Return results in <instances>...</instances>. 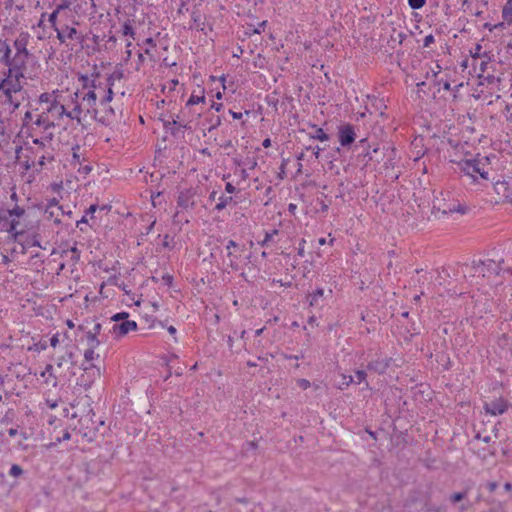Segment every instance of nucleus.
<instances>
[{"label": "nucleus", "instance_id": "nucleus-1", "mask_svg": "<svg viewBox=\"0 0 512 512\" xmlns=\"http://www.w3.org/2000/svg\"><path fill=\"white\" fill-rule=\"evenodd\" d=\"M31 35L28 31H21L13 40L15 49L14 55L11 54L12 68L3 69L0 74V104L8 108L10 112H15L21 106L24 99V90L27 77V62L31 56L28 45Z\"/></svg>", "mask_w": 512, "mask_h": 512}, {"label": "nucleus", "instance_id": "nucleus-2", "mask_svg": "<svg viewBox=\"0 0 512 512\" xmlns=\"http://www.w3.org/2000/svg\"><path fill=\"white\" fill-rule=\"evenodd\" d=\"M97 77L98 75L93 78L81 75L79 81L82 83V89L69 95L70 114L78 125H83L87 118L94 120L96 114H99L98 103L106 86H102L100 82L97 83Z\"/></svg>", "mask_w": 512, "mask_h": 512}, {"label": "nucleus", "instance_id": "nucleus-3", "mask_svg": "<svg viewBox=\"0 0 512 512\" xmlns=\"http://www.w3.org/2000/svg\"><path fill=\"white\" fill-rule=\"evenodd\" d=\"M20 142L16 145L15 155L19 164L25 171L31 169L40 171L47 163H52L56 156L54 140L51 137L38 138H19Z\"/></svg>", "mask_w": 512, "mask_h": 512}, {"label": "nucleus", "instance_id": "nucleus-4", "mask_svg": "<svg viewBox=\"0 0 512 512\" xmlns=\"http://www.w3.org/2000/svg\"><path fill=\"white\" fill-rule=\"evenodd\" d=\"M37 102L41 105V111L35 115L45 118L46 121H53L54 126L64 118L73 121L69 96L66 99L59 89L41 93Z\"/></svg>", "mask_w": 512, "mask_h": 512}, {"label": "nucleus", "instance_id": "nucleus-5", "mask_svg": "<svg viewBox=\"0 0 512 512\" xmlns=\"http://www.w3.org/2000/svg\"><path fill=\"white\" fill-rule=\"evenodd\" d=\"M54 128L53 121H46L45 118L36 116L32 109H28L21 119L18 137L33 138L34 140L51 137V140H54Z\"/></svg>", "mask_w": 512, "mask_h": 512}, {"label": "nucleus", "instance_id": "nucleus-6", "mask_svg": "<svg viewBox=\"0 0 512 512\" xmlns=\"http://www.w3.org/2000/svg\"><path fill=\"white\" fill-rule=\"evenodd\" d=\"M25 214V209L19 205H15L11 209L0 208V231H6L9 238L14 242H19L23 231H18L20 218Z\"/></svg>", "mask_w": 512, "mask_h": 512}, {"label": "nucleus", "instance_id": "nucleus-7", "mask_svg": "<svg viewBox=\"0 0 512 512\" xmlns=\"http://www.w3.org/2000/svg\"><path fill=\"white\" fill-rule=\"evenodd\" d=\"M489 165V158L486 156L477 157L473 159H465L458 163V168L463 176L467 177L470 183H476L479 179L487 181Z\"/></svg>", "mask_w": 512, "mask_h": 512}, {"label": "nucleus", "instance_id": "nucleus-8", "mask_svg": "<svg viewBox=\"0 0 512 512\" xmlns=\"http://www.w3.org/2000/svg\"><path fill=\"white\" fill-rule=\"evenodd\" d=\"M113 84H114V80H113L112 76H110L107 79V85H106L107 89L105 88V92L103 93V95L100 97V100H99V104L102 108L99 109V114H96V117L94 119V121L101 123L102 125H105V126H109L110 124H112L116 117L114 109L110 106V102L112 101L113 96H114V93L112 90Z\"/></svg>", "mask_w": 512, "mask_h": 512}, {"label": "nucleus", "instance_id": "nucleus-9", "mask_svg": "<svg viewBox=\"0 0 512 512\" xmlns=\"http://www.w3.org/2000/svg\"><path fill=\"white\" fill-rule=\"evenodd\" d=\"M79 25V21L75 16H69L66 19L63 18L61 20V24L55 30L56 38L58 41L63 44L68 40L70 41H81L83 35L81 32L77 30V26Z\"/></svg>", "mask_w": 512, "mask_h": 512}, {"label": "nucleus", "instance_id": "nucleus-10", "mask_svg": "<svg viewBox=\"0 0 512 512\" xmlns=\"http://www.w3.org/2000/svg\"><path fill=\"white\" fill-rule=\"evenodd\" d=\"M501 262H497L492 259L474 261L471 265L466 264L463 268V272H469L471 276L487 277L492 275H498L501 271Z\"/></svg>", "mask_w": 512, "mask_h": 512}, {"label": "nucleus", "instance_id": "nucleus-11", "mask_svg": "<svg viewBox=\"0 0 512 512\" xmlns=\"http://www.w3.org/2000/svg\"><path fill=\"white\" fill-rule=\"evenodd\" d=\"M202 114L201 110H195L192 113H188L185 109H182L181 112L176 115L175 117H172V120L164 121V128L165 129H172V126L177 127L178 130H185L190 128V123L197 120ZM174 134L175 132L172 131Z\"/></svg>", "mask_w": 512, "mask_h": 512}, {"label": "nucleus", "instance_id": "nucleus-12", "mask_svg": "<svg viewBox=\"0 0 512 512\" xmlns=\"http://www.w3.org/2000/svg\"><path fill=\"white\" fill-rule=\"evenodd\" d=\"M227 257L229 260L228 266L234 270L238 271L240 269L238 260L240 258V253L243 251V247H241L234 240H229L226 244Z\"/></svg>", "mask_w": 512, "mask_h": 512}, {"label": "nucleus", "instance_id": "nucleus-13", "mask_svg": "<svg viewBox=\"0 0 512 512\" xmlns=\"http://www.w3.org/2000/svg\"><path fill=\"white\" fill-rule=\"evenodd\" d=\"M483 408L487 414L491 416H498L504 414L508 410L509 404L507 400L500 397L490 402H485Z\"/></svg>", "mask_w": 512, "mask_h": 512}, {"label": "nucleus", "instance_id": "nucleus-14", "mask_svg": "<svg viewBox=\"0 0 512 512\" xmlns=\"http://www.w3.org/2000/svg\"><path fill=\"white\" fill-rule=\"evenodd\" d=\"M356 139L354 126L344 124L338 127V140L342 147H349Z\"/></svg>", "mask_w": 512, "mask_h": 512}, {"label": "nucleus", "instance_id": "nucleus-15", "mask_svg": "<svg viewBox=\"0 0 512 512\" xmlns=\"http://www.w3.org/2000/svg\"><path fill=\"white\" fill-rule=\"evenodd\" d=\"M97 348L87 347L84 351V360L90 363L89 366H85L84 370L86 373H91L94 377H100V369L96 367L92 362L99 359L100 355L95 352Z\"/></svg>", "mask_w": 512, "mask_h": 512}, {"label": "nucleus", "instance_id": "nucleus-16", "mask_svg": "<svg viewBox=\"0 0 512 512\" xmlns=\"http://www.w3.org/2000/svg\"><path fill=\"white\" fill-rule=\"evenodd\" d=\"M177 205L183 210H191L195 207V192L192 189H185L179 192Z\"/></svg>", "mask_w": 512, "mask_h": 512}, {"label": "nucleus", "instance_id": "nucleus-17", "mask_svg": "<svg viewBox=\"0 0 512 512\" xmlns=\"http://www.w3.org/2000/svg\"><path fill=\"white\" fill-rule=\"evenodd\" d=\"M137 329V323L133 320H124L120 323H114L111 329L112 334L116 337H123L131 331Z\"/></svg>", "mask_w": 512, "mask_h": 512}, {"label": "nucleus", "instance_id": "nucleus-18", "mask_svg": "<svg viewBox=\"0 0 512 512\" xmlns=\"http://www.w3.org/2000/svg\"><path fill=\"white\" fill-rule=\"evenodd\" d=\"M11 54L12 48L9 41L0 37V64L5 66L4 69H10V67H13Z\"/></svg>", "mask_w": 512, "mask_h": 512}, {"label": "nucleus", "instance_id": "nucleus-19", "mask_svg": "<svg viewBox=\"0 0 512 512\" xmlns=\"http://www.w3.org/2000/svg\"><path fill=\"white\" fill-rule=\"evenodd\" d=\"M206 98L204 95V91H201V94L196 95L194 92L191 94L189 99L187 100L185 109L188 113H192L193 111L197 110L196 108H192L193 106L199 105V104H205ZM199 110L203 111V108L201 107Z\"/></svg>", "mask_w": 512, "mask_h": 512}, {"label": "nucleus", "instance_id": "nucleus-20", "mask_svg": "<svg viewBox=\"0 0 512 512\" xmlns=\"http://www.w3.org/2000/svg\"><path fill=\"white\" fill-rule=\"evenodd\" d=\"M496 193L502 196L508 202H512V191L507 181H497L494 184Z\"/></svg>", "mask_w": 512, "mask_h": 512}, {"label": "nucleus", "instance_id": "nucleus-21", "mask_svg": "<svg viewBox=\"0 0 512 512\" xmlns=\"http://www.w3.org/2000/svg\"><path fill=\"white\" fill-rule=\"evenodd\" d=\"M390 364V359H376L368 363L367 368L371 371H374L378 374H383L386 372Z\"/></svg>", "mask_w": 512, "mask_h": 512}, {"label": "nucleus", "instance_id": "nucleus-22", "mask_svg": "<svg viewBox=\"0 0 512 512\" xmlns=\"http://www.w3.org/2000/svg\"><path fill=\"white\" fill-rule=\"evenodd\" d=\"M503 22L496 25V27H504V25H512V0H507L502 8Z\"/></svg>", "mask_w": 512, "mask_h": 512}, {"label": "nucleus", "instance_id": "nucleus-23", "mask_svg": "<svg viewBox=\"0 0 512 512\" xmlns=\"http://www.w3.org/2000/svg\"><path fill=\"white\" fill-rule=\"evenodd\" d=\"M62 19L63 14L56 8H54L51 13H47V23L54 32L61 24Z\"/></svg>", "mask_w": 512, "mask_h": 512}, {"label": "nucleus", "instance_id": "nucleus-24", "mask_svg": "<svg viewBox=\"0 0 512 512\" xmlns=\"http://www.w3.org/2000/svg\"><path fill=\"white\" fill-rule=\"evenodd\" d=\"M40 377L44 378V382L47 385H52L53 387L57 385V377L51 364L46 365L45 369L40 373Z\"/></svg>", "mask_w": 512, "mask_h": 512}, {"label": "nucleus", "instance_id": "nucleus-25", "mask_svg": "<svg viewBox=\"0 0 512 512\" xmlns=\"http://www.w3.org/2000/svg\"><path fill=\"white\" fill-rule=\"evenodd\" d=\"M190 29H195L197 31H205V22L202 19V16L199 11L193 10L191 13V24L189 26Z\"/></svg>", "mask_w": 512, "mask_h": 512}, {"label": "nucleus", "instance_id": "nucleus-26", "mask_svg": "<svg viewBox=\"0 0 512 512\" xmlns=\"http://www.w3.org/2000/svg\"><path fill=\"white\" fill-rule=\"evenodd\" d=\"M47 27H49V25L47 23V12H42L38 22L35 25L32 26L33 30H35L37 28L42 30V34L37 35V38L39 40H43V39L48 37L46 35V28Z\"/></svg>", "mask_w": 512, "mask_h": 512}, {"label": "nucleus", "instance_id": "nucleus-27", "mask_svg": "<svg viewBox=\"0 0 512 512\" xmlns=\"http://www.w3.org/2000/svg\"><path fill=\"white\" fill-rule=\"evenodd\" d=\"M98 209H99L98 205H96V204L90 205L89 208L85 210V213L82 216V218L76 222V227L79 228L81 231H83V228L81 227V225L87 224L88 218L94 219V214Z\"/></svg>", "mask_w": 512, "mask_h": 512}, {"label": "nucleus", "instance_id": "nucleus-28", "mask_svg": "<svg viewBox=\"0 0 512 512\" xmlns=\"http://www.w3.org/2000/svg\"><path fill=\"white\" fill-rule=\"evenodd\" d=\"M407 38V34L403 31H398L396 29L392 30L389 39V45L392 49H395L397 45H402L403 41Z\"/></svg>", "mask_w": 512, "mask_h": 512}, {"label": "nucleus", "instance_id": "nucleus-29", "mask_svg": "<svg viewBox=\"0 0 512 512\" xmlns=\"http://www.w3.org/2000/svg\"><path fill=\"white\" fill-rule=\"evenodd\" d=\"M71 6V0H61L59 3L55 5V8L59 10L63 14V18L66 19L69 16H75V13L72 11Z\"/></svg>", "mask_w": 512, "mask_h": 512}, {"label": "nucleus", "instance_id": "nucleus-30", "mask_svg": "<svg viewBox=\"0 0 512 512\" xmlns=\"http://www.w3.org/2000/svg\"><path fill=\"white\" fill-rule=\"evenodd\" d=\"M73 357H74V354L72 351H70V350L65 351V353L56 357V359H55L56 366L58 368H62L67 363L72 364Z\"/></svg>", "mask_w": 512, "mask_h": 512}, {"label": "nucleus", "instance_id": "nucleus-31", "mask_svg": "<svg viewBox=\"0 0 512 512\" xmlns=\"http://www.w3.org/2000/svg\"><path fill=\"white\" fill-rule=\"evenodd\" d=\"M60 213H64V209L56 210V208H45L44 215L47 219L53 220L55 224H60Z\"/></svg>", "mask_w": 512, "mask_h": 512}, {"label": "nucleus", "instance_id": "nucleus-32", "mask_svg": "<svg viewBox=\"0 0 512 512\" xmlns=\"http://www.w3.org/2000/svg\"><path fill=\"white\" fill-rule=\"evenodd\" d=\"M133 20H130V19H127L126 21L123 22L122 24V27H121V33L123 36H128L132 39H135V30H134V27H133Z\"/></svg>", "mask_w": 512, "mask_h": 512}, {"label": "nucleus", "instance_id": "nucleus-33", "mask_svg": "<svg viewBox=\"0 0 512 512\" xmlns=\"http://www.w3.org/2000/svg\"><path fill=\"white\" fill-rule=\"evenodd\" d=\"M311 127L315 130L314 134H309V137L311 139L319 140L321 142L329 140V135L326 132H324L322 128L318 127L315 124H311Z\"/></svg>", "mask_w": 512, "mask_h": 512}, {"label": "nucleus", "instance_id": "nucleus-34", "mask_svg": "<svg viewBox=\"0 0 512 512\" xmlns=\"http://www.w3.org/2000/svg\"><path fill=\"white\" fill-rule=\"evenodd\" d=\"M467 211V207L461 204H451L448 205L446 208L443 209L444 214H452V213H460L465 214Z\"/></svg>", "mask_w": 512, "mask_h": 512}, {"label": "nucleus", "instance_id": "nucleus-35", "mask_svg": "<svg viewBox=\"0 0 512 512\" xmlns=\"http://www.w3.org/2000/svg\"><path fill=\"white\" fill-rule=\"evenodd\" d=\"M85 338L87 342V347L98 348L99 345L101 344V341L99 340L98 336L88 331H85Z\"/></svg>", "mask_w": 512, "mask_h": 512}, {"label": "nucleus", "instance_id": "nucleus-36", "mask_svg": "<svg viewBox=\"0 0 512 512\" xmlns=\"http://www.w3.org/2000/svg\"><path fill=\"white\" fill-rule=\"evenodd\" d=\"M233 201V198L231 196H220L218 199V203L215 206V210L222 211L225 209L231 202Z\"/></svg>", "mask_w": 512, "mask_h": 512}, {"label": "nucleus", "instance_id": "nucleus-37", "mask_svg": "<svg viewBox=\"0 0 512 512\" xmlns=\"http://www.w3.org/2000/svg\"><path fill=\"white\" fill-rule=\"evenodd\" d=\"M324 295L323 288H317L313 293L309 295V301L311 306H315L318 304V300L322 298Z\"/></svg>", "mask_w": 512, "mask_h": 512}, {"label": "nucleus", "instance_id": "nucleus-38", "mask_svg": "<svg viewBox=\"0 0 512 512\" xmlns=\"http://www.w3.org/2000/svg\"><path fill=\"white\" fill-rule=\"evenodd\" d=\"M367 374L364 370H357L355 372L354 383L361 384L365 382V388H369V383L366 381Z\"/></svg>", "mask_w": 512, "mask_h": 512}, {"label": "nucleus", "instance_id": "nucleus-39", "mask_svg": "<svg viewBox=\"0 0 512 512\" xmlns=\"http://www.w3.org/2000/svg\"><path fill=\"white\" fill-rule=\"evenodd\" d=\"M470 55L474 60L483 58L487 56L486 52H482L481 44H476L473 49L470 50Z\"/></svg>", "mask_w": 512, "mask_h": 512}, {"label": "nucleus", "instance_id": "nucleus-40", "mask_svg": "<svg viewBox=\"0 0 512 512\" xmlns=\"http://www.w3.org/2000/svg\"><path fill=\"white\" fill-rule=\"evenodd\" d=\"M47 347H48L47 341H39V342L34 343L32 346H30L28 348V350L40 353L42 351H45L47 349Z\"/></svg>", "mask_w": 512, "mask_h": 512}, {"label": "nucleus", "instance_id": "nucleus-41", "mask_svg": "<svg viewBox=\"0 0 512 512\" xmlns=\"http://www.w3.org/2000/svg\"><path fill=\"white\" fill-rule=\"evenodd\" d=\"M279 231L277 229H273L269 232L265 233L264 239L259 242V245L266 246L268 245L274 238L275 235H277Z\"/></svg>", "mask_w": 512, "mask_h": 512}, {"label": "nucleus", "instance_id": "nucleus-42", "mask_svg": "<svg viewBox=\"0 0 512 512\" xmlns=\"http://www.w3.org/2000/svg\"><path fill=\"white\" fill-rule=\"evenodd\" d=\"M23 473L24 471L22 467L18 464H13L9 470V475L14 478L20 477L21 475H23Z\"/></svg>", "mask_w": 512, "mask_h": 512}, {"label": "nucleus", "instance_id": "nucleus-43", "mask_svg": "<svg viewBox=\"0 0 512 512\" xmlns=\"http://www.w3.org/2000/svg\"><path fill=\"white\" fill-rule=\"evenodd\" d=\"M72 150H73V152H72L71 164L73 166L81 165V159H80V155L78 153V151L80 150V147L77 145L76 147H73Z\"/></svg>", "mask_w": 512, "mask_h": 512}, {"label": "nucleus", "instance_id": "nucleus-44", "mask_svg": "<svg viewBox=\"0 0 512 512\" xmlns=\"http://www.w3.org/2000/svg\"><path fill=\"white\" fill-rule=\"evenodd\" d=\"M342 382L339 386L340 389H343L345 387H348L350 384L354 383V377L351 375L342 374Z\"/></svg>", "mask_w": 512, "mask_h": 512}, {"label": "nucleus", "instance_id": "nucleus-45", "mask_svg": "<svg viewBox=\"0 0 512 512\" xmlns=\"http://www.w3.org/2000/svg\"><path fill=\"white\" fill-rule=\"evenodd\" d=\"M426 3V0H408V5L413 10L421 9Z\"/></svg>", "mask_w": 512, "mask_h": 512}, {"label": "nucleus", "instance_id": "nucleus-46", "mask_svg": "<svg viewBox=\"0 0 512 512\" xmlns=\"http://www.w3.org/2000/svg\"><path fill=\"white\" fill-rule=\"evenodd\" d=\"M129 314L127 312H120L111 317V320L115 323H119V321H124L128 318Z\"/></svg>", "mask_w": 512, "mask_h": 512}, {"label": "nucleus", "instance_id": "nucleus-47", "mask_svg": "<svg viewBox=\"0 0 512 512\" xmlns=\"http://www.w3.org/2000/svg\"><path fill=\"white\" fill-rule=\"evenodd\" d=\"M62 207L63 206L59 204V200L57 198H52L48 200L45 208H56V210H62Z\"/></svg>", "mask_w": 512, "mask_h": 512}, {"label": "nucleus", "instance_id": "nucleus-48", "mask_svg": "<svg viewBox=\"0 0 512 512\" xmlns=\"http://www.w3.org/2000/svg\"><path fill=\"white\" fill-rule=\"evenodd\" d=\"M467 493L466 492H457V493H454L450 496V500L453 502V503H456V502H459L461 500H463L465 497H466Z\"/></svg>", "mask_w": 512, "mask_h": 512}, {"label": "nucleus", "instance_id": "nucleus-49", "mask_svg": "<svg viewBox=\"0 0 512 512\" xmlns=\"http://www.w3.org/2000/svg\"><path fill=\"white\" fill-rule=\"evenodd\" d=\"M6 135V119L4 116L0 117V140H3Z\"/></svg>", "mask_w": 512, "mask_h": 512}, {"label": "nucleus", "instance_id": "nucleus-50", "mask_svg": "<svg viewBox=\"0 0 512 512\" xmlns=\"http://www.w3.org/2000/svg\"><path fill=\"white\" fill-rule=\"evenodd\" d=\"M101 329H102V324L97 322V323L94 324V326L91 329H89L87 331L92 333V334H94V335L99 336L100 333H101Z\"/></svg>", "mask_w": 512, "mask_h": 512}, {"label": "nucleus", "instance_id": "nucleus-51", "mask_svg": "<svg viewBox=\"0 0 512 512\" xmlns=\"http://www.w3.org/2000/svg\"><path fill=\"white\" fill-rule=\"evenodd\" d=\"M434 41L435 38L432 34L426 35L423 40V47L428 48Z\"/></svg>", "mask_w": 512, "mask_h": 512}, {"label": "nucleus", "instance_id": "nucleus-52", "mask_svg": "<svg viewBox=\"0 0 512 512\" xmlns=\"http://www.w3.org/2000/svg\"><path fill=\"white\" fill-rule=\"evenodd\" d=\"M297 384L303 390H306L311 386L310 381L307 379H298Z\"/></svg>", "mask_w": 512, "mask_h": 512}, {"label": "nucleus", "instance_id": "nucleus-53", "mask_svg": "<svg viewBox=\"0 0 512 512\" xmlns=\"http://www.w3.org/2000/svg\"><path fill=\"white\" fill-rule=\"evenodd\" d=\"M59 333H55L49 340V344L50 346H52L53 348H55L59 342H60V339H59Z\"/></svg>", "mask_w": 512, "mask_h": 512}, {"label": "nucleus", "instance_id": "nucleus-54", "mask_svg": "<svg viewBox=\"0 0 512 512\" xmlns=\"http://www.w3.org/2000/svg\"><path fill=\"white\" fill-rule=\"evenodd\" d=\"M92 168L89 165H79L78 172L87 175L91 172Z\"/></svg>", "mask_w": 512, "mask_h": 512}, {"label": "nucleus", "instance_id": "nucleus-55", "mask_svg": "<svg viewBox=\"0 0 512 512\" xmlns=\"http://www.w3.org/2000/svg\"><path fill=\"white\" fill-rule=\"evenodd\" d=\"M70 438H71V434H70V432H69L68 430H65V431H64V433H63V435H62V437H57V438H56V442H55V444H56V443H60V442H62V441H67V440H69Z\"/></svg>", "mask_w": 512, "mask_h": 512}, {"label": "nucleus", "instance_id": "nucleus-56", "mask_svg": "<svg viewBox=\"0 0 512 512\" xmlns=\"http://www.w3.org/2000/svg\"><path fill=\"white\" fill-rule=\"evenodd\" d=\"M305 243H306V241H305L304 239H302V240L299 242L298 255H299L300 257H304V254H305V250H304Z\"/></svg>", "mask_w": 512, "mask_h": 512}, {"label": "nucleus", "instance_id": "nucleus-57", "mask_svg": "<svg viewBox=\"0 0 512 512\" xmlns=\"http://www.w3.org/2000/svg\"><path fill=\"white\" fill-rule=\"evenodd\" d=\"M51 189L53 192L59 193L63 189L62 182L59 183H52Z\"/></svg>", "mask_w": 512, "mask_h": 512}, {"label": "nucleus", "instance_id": "nucleus-58", "mask_svg": "<svg viewBox=\"0 0 512 512\" xmlns=\"http://www.w3.org/2000/svg\"><path fill=\"white\" fill-rule=\"evenodd\" d=\"M225 191L229 194H233L236 192V188L232 183L227 182L225 185Z\"/></svg>", "mask_w": 512, "mask_h": 512}, {"label": "nucleus", "instance_id": "nucleus-59", "mask_svg": "<svg viewBox=\"0 0 512 512\" xmlns=\"http://www.w3.org/2000/svg\"><path fill=\"white\" fill-rule=\"evenodd\" d=\"M438 85H442V88L446 91H450L451 90V85L450 83L446 80V81H443L442 79H439L438 80Z\"/></svg>", "mask_w": 512, "mask_h": 512}, {"label": "nucleus", "instance_id": "nucleus-60", "mask_svg": "<svg viewBox=\"0 0 512 512\" xmlns=\"http://www.w3.org/2000/svg\"><path fill=\"white\" fill-rule=\"evenodd\" d=\"M71 252L73 253V256L72 258L75 260V261H78L79 258H80V252L79 250L74 246L71 248Z\"/></svg>", "mask_w": 512, "mask_h": 512}, {"label": "nucleus", "instance_id": "nucleus-61", "mask_svg": "<svg viewBox=\"0 0 512 512\" xmlns=\"http://www.w3.org/2000/svg\"><path fill=\"white\" fill-rule=\"evenodd\" d=\"M229 114L232 116L233 119L239 120L243 117V114L241 112H235L233 110H229Z\"/></svg>", "mask_w": 512, "mask_h": 512}, {"label": "nucleus", "instance_id": "nucleus-62", "mask_svg": "<svg viewBox=\"0 0 512 512\" xmlns=\"http://www.w3.org/2000/svg\"><path fill=\"white\" fill-rule=\"evenodd\" d=\"M239 177H240V179H241L242 181H245L246 179H248L249 174H248L247 170H246V169H241V170L239 171Z\"/></svg>", "mask_w": 512, "mask_h": 512}, {"label": "nucleus", "instance_id": "nucleus-63", "mask_svg": "<svg viewBox=\"0 0 512 512\" xmlns=\"http://www.w3.org/2000/svg\"><path fill=\"white\" fill-rule=\"evenodd\" d=\"M144 43L150 47H155L156 46V42L154 41L153 38L149 37L147 39H145Z\"/></svg>", "mask_w": 512, "mask_h": 512}, {"label": "nucleus", "instance_id": "nucleus-64", "mask_svg": "<svg viewBox=\"0 0 512 512\" xmlns=\"http://www.w3.org/2000/svg\"><path fill=\"white\" fill-rule=\"evenodd\" d=\"M17 434H18V429H16V428H10L8 430V435L10 437H15Z\"/></svg>", "mask_w": 512, "mask_h": 512}]
</instances>
